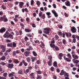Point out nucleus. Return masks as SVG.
<instances>
[{
	"label": "nucleus",
	"instance_id": "a211bd4d",
	"mask_svg": "<svg viewBox=\"0 0 79 79\" xmlns=\"http://www.w3.org/2000/svg\"><path fill=\"white\" fill-rule=\"evenodd\" d=\"M41 19H45V14H43L41 16Z\"/></svg>",
	"mask_w": 79,
	"mask_h": 79
},
{
	"label": "nucleus",
	"instance_id": "5701e85b",
	"mask_svg": "<svg viewBox=\"0 0 79 79\" xmlns=\"http://www.w3.org/2000/svg\"><path fill=\"white\" fill-rule=\"evenodd\" d=\"M4 18V16L3 17H0V21H3V19Z\"/></svg>",
	"mask_w": 79,
	"mask_h": 79
},
{
	"label": "nucleus",
	"instance_id": "bb28decb",
	"mask_svg": "<svg viewBox=\"0 0 79 79\" xmlns=\"http://www.w3.org/2000/svg\"><path fill=\"white\" fill-rule=\"evenodd\" d=\"M7 47H12V43H10V44H8L7 45Z\"/></svg>",
	"mask_w": 79,
	"mask_h": 79
},
{
	"label": "nucleus",
	"instance_id": "f3484780",
	"mask_svg": "<svg viewBox=\"0 0 79 79\" xmlns=\"http://www.w3.org/2000/svg\"><path fill=\"white\" fill-rule=\"evenodd\" d=\"M50 45L51 48H55V44H50Z\"/></svg>",
	"mask_w": 79,
	"mask_h": 79
},
{
	"label": "nucleus",
	"instance_id": "9d476101",
	"mask_svg": "<svg viewBox=\"0 0 79 79\" xmlns=\"http://www.w3.org/2000/svg\"><path fill=\"white\" fill-rule=\"evenodd\" d=\"M24 5V2H19V6L21 8H23V6Z\"/></svg>",
	"mask_w": 79,
	"mask_h": 79
},
{
	"label": "nucleus",
	"instance_id": "393cba45",
	"mask_svg": "<svg viewBox=\"0 0 79 79\" xmlns=\"http://www.w3.org/2000/svg\"><path fill=\"white\" fill-rule=\"evenodd\" d=\"M62 42L64 45H65L66 43V41L65 39H64L62 41Z\"/></svg>",
	"mask_w": 79,
	"mask_h": 79
},
{
	"label": "nucleus",
	"instance_id": "4d7b16f0",
	"mask_svg": "<svg viewBox=\"0 0 79 79\" xmlns=\"http://www.w3.org/2000/svg\"><path fill=\"white\" fill-rule=\"evenodd\" d=\"M20 26L22 27H25V26H24V24H23V23H20Z\"/></svg>",
	"mask_w": 79,
	"mask_h": 79
},
{
	"label": "nucleus",
	"instance_id": "3c124183",
	"mask_svg": "<svg viewBox=\"0 0 79 79\" xmlns=\"http://www.w3.org/2000/svg\"><path fill=\"white\" fill-rule=\"evenodd\" d=\"M42 15V12H40L39 13V16L40 17H41Z\"/></svg>",
	"mask_w": 79,
	"mask_h": 79
},
{
	"label": "nucleus",
	"instance_id": "ddd939ff",
	"mask_svg": "<svg viewBox=\"0 0 79 79\" xmlns=\"http://www.w3.org/2000/svg\"><path fill=\"white\" fill-rule=\"evenodd\" d=\"M3 21L5 22H7L8 21V19H7V18H6L5 16H4V19Z\"/></svg>",
	"mask_w": 79,
	"mask_h": 79
},
{
	"label": "nucleus",
	"instance_id": "1a4fd4ad",
	"mask_svg": "<svg viewBox=\"0 0 79 79\" xmlns=\"http://www.w3.org/2000/svg\"><path fill=\"white\" fill-rule=\"evenodd\" d=\"M48 65L49 66H51L52 65V60H50L48 62Z\"/></svg>",
	"mask_w": 79,
	"mask_h": 79
},
{
	"label": "nucleus",
	"instance_id": "6e6552de",
	"mask_svg": "<svg viewBox=\"0 0 79 79\" xmlns=\"http://www.w3.org/2000/svg\"><path fill=\"white\" fill-rule=\"evenodd\" d=\"M66 73V72L64 71V70L62 69L61 72V73H60V76H63L64 75V74Z\"/></svg>",
	"mask_w": 79,
	"mask_h": 79
},
{
	"label": "nucleus",
	"instance_id": "c85d7f7f",
	"mask_svg": "<svg viewBox=\"0 0 79 79\" xmlns=\"http://www.w3.org/2000/svg\"><path fill=\"white\" fill-rule=\"evenodd\" d=\"M40 2L39 1H36V5H40Z\"/></svg>",
	"mask_w": 79,
	"mask_h": 79
},
{
	"label": "nucleus",
	"instance_id": "338daca9",
	"mask_svg": "<svg viewBox=\"0 0 79 79\" xmlns=\"http://www.w3.org/2000/svg\"><path fill=\"white\" fill-rule=\"evenodd\" d=\"M23 65V62H21L19 65V66H21Z\"/></svg>",
	"mask_w": 79,
	"mask_h": 79
},
{
	"label": "nucleus",
	"instance_id": "0eeeda50",
	"mask_svg": "<svg viewBox=\"0 0 79 79\" xmlns=\"http://www.w3.org/2000/svg\"><path fill=\"white\" fill-rule=\"evenodd\" d=\"M30 53V52L29 51H26L24 52V54L27 57L29 55V54Z\"/></svg>",
	"mask_w": 79,
	"mask_h": 79
},
{
	"label": "nucleus",
	"instance_id": "e2e57ef3",
	"mask_svg": "<svg viewBox=\"0 0 79 79\" xmlns=\"http://www.w3.org/2000/svg\"><path fill=\"white\" fill-rule=\"evenodd\" d=\"M29 19H30L29 18H27L26 19V20L27 22H29Z\"/></svg>",
	"mask_w": 79,
	"mask_h": 79
},
{
	"label": "nucleus",
	"instance_id": "13d9d810",
	"mask_svg": "<svg viewBox=\"0 0 79 79\" xmlns=\"http://www.w3.org/2000/svg\"><path fill=\"white\" fill-rule=\"evenodd\" d=\"M73 43H76V38L73 39Z\"/></svg>",
	"mask_w": 79,
	"mask_h": 79
},
{
	"label": "nucleus",
	"instance_id": "052dcab7",
	"mask_svg": "<svg viewBox=\"0 0 79 79\" xmlns=\"http://www.w3.org/2000/svg\"><path fill=\"white\" fill-rule=\"evenodd\" d=\"M64 15L65 16V17H68V14L66 13H64Z\"/></svg>",
	"mask_w": 79,
	"mask_h": 79
},
{
	"label": "nucleus",
	"instance_id": "39448f33",
	"mask_svg": "<svg viewBox=\"0 0 79 79\" xmlns=\"http://www.w3.org/2000/svg\"><path fill=\"white\" fill-rule=\"evenodd\" d=\"M14 65L13 64H8V67L10 69H12L13 68Z\"/></svg>",
	"mask_w": 79,
	"mask_h": 79
},
{
	"label": "nucleus",
	"instance_id": "79ce46f5",
	"mask_svg": "<svg viewBox=\"0 0 79 79\" xmlns=\"http://www.w3.org/2000/svg\"><path fill=\"white\" fill-rule=\"evenodd\" d=\"M78 56L77 55H75V57H74V59H73V60H77V59H78Z\"/></svg>",
	"mask_w": 79,
	"mask_h": 79
},
{
	"label": "nucleus",
	"instance_id": "b1692460",
	"mask_svg": "<svg viewBox=\"0 0 79 79\" xmlns=\"http://www.w3.org/2000/svg\"><path fill=\"white\" fill-rule=\"evenodd\" d=\"M16 55V51H13L12 52V56H15V55Z\"/></svg>",
	"mask_w": 79,
	"mask_h": 79
},
{
	"label": "nucleus",
	"instance_id": "9b49d317",
	"mask_svg": "<svg viewBox=\"0 0 79 79\" xmlns=\"http://www.w3.org/2000/svg\"><path fill=\"white\" fill-rule=\"evenodd\" d=\"M65 35H66L67 37H71L72 35L70 33H68L67 32H65Z\"/></svg>",
	"mask_w": 79,
	"mask_h": 79
},
{
	"label": "nucleus",
	"instance_id": "774afa93",
	"mask_svg": "<svg viewBox=\"0 0 79 79\" xmlns=\"http://www.w3.org/2000/svg\"><path fill=\"white\" fill-rule=\"evenodd\" d=\"M34 0H31V5H33V4L34 3Z\"/></svg>",
	"mask_w": 79,
	"mask_h": 79
},
{
	"label": "nucleus",
	"instance_id": "4c0bfd02",
	"mask_svg": "<svg viewBox=\"0 0 79 79\" xmlns=\"http://www.w3.org/2000/svg\"><path fill=\"white\" fill-rule=\"evenodd\" d=\"M6 42L7 43H9L10 42H11V41H10V40L9 39H6Z\"/></svg>",
	"mask_w": 79,
	"mask_h": 79
},
{
	"label": "nucleus",
	"instance_id": "cd10ccee",
	"mask_svg": "<svg viewBox=\"0 0 79 79\" xmlns=\"http://www.w3.org/2000/svg\"><path fill=\"white\" fill-rule=\"evenodd\" d=\"M18 74H23V71L21 70H19L18 71Z\"/></svg>",
	"mask_w": 79,
	"mask_h": 79
},
{
	"label": "nucleus",
	"instance_id": "603ef678",
	"mask_svg": "<svg viewBox=\"0 0 79 79\" xmlns=\"http://www.w3.org/2000/svg\"><path fill=\"white\" fill-rule=\"evenodd\" d=\"M2 52H5L6 51V48L2 49Z\"/></svg>",
	"mask_w": 79,
	"mask_h": 79
},
{
	"label": "nucleus",
	"instance_id": "de8ad7c7",
	"mask_svg": "<svg viewBox=\"0 0 79 79\" xmlns=\"http://www.w3.org/2000/svg\"><path fill=\"white\" fill-rule=\"evenodd\" d=\"M55 38L56 39L58 40L59 39V36L57 35H55Z\"/></svg>",
	"mask_w": 79,
	"mask_h": 79
},
{
	"label": "nucleus",
	"instance_id": "6e6d98bb",
	"mask_svg": "<svg viewBox=\"0 0 79 79\" xmlns=\"http://www.w3.org/2000/svg\"><path fill=\"white\" fill-rule=\"evenodd\" d=\"M56 71L57 73H60V69L58 68H57L56 70Z\"/></svg>",
	"mask_w": 79,
	"mask_h": 79
},
{
	"label": "nucleus",
	"instance_id": "e433bc0d",
	"mask_svg": "<svg viewBox=\"0 0 79 79\" xmlns=\"http://www.w3.org/2000/svg\"><path fill=\"white\" fill-rule=\"evenodd\" d=\"M35 44H37V43H38L39 44H40V42L39 41V40H37L35 41Z\"/></svg>",
	"mask_w": 79,
	"mask_h": 79
},
{
	"label": "nucleus",
	"instance_id": "f257e3e1",
	"mask_svg": "<svg viewBox=\"0 0 79 79\" xmlns=\"http://www.w3.org/2000/svg\"><path fill=\"white\" fill-rule=\"evenodd\" d=\"M3 37L4 38H6V39H13L14 37L12 34H9V32L8 31H6V33L3 35Z\"/></svg>",
	"mask_w": 79,
	"mask_h": 79
},
{
	"label": "nucleus",
	"instance_id": "423d86ee",
	"mask_svg": "<svg viewBox=\"0 0 79 79\" xmlns=\"http://www.w3.org/2000/svg\"><path fill=\"white\" fill-rule=\"evenodd\" d=\"M52 12L54 14V16L55 17H58V15L57 14V13L56 12L55 10H52Z\"/></svg>",
	"mask_w": 79,
	"mask_h": 79
},
{
	"label": "nucleus",
	"instance_id": "a878e982",
	"mask_svg": "<svg viewBox=\"0 0 79 79\" xmlns=\"http://www.w3.org/2000/svg\"><path fill=\"white\" fill-rule=\"evenodd\" d=\"M0 47L1 48H2V49L6 48V47H5V46L3 45H0Z\"/></svg>",
	"mask_w": 79,
	"mask_h": 79
},
{
	"label": "nucleus",
	"instance_id": "f704fd0d",
	"mask_svg": "<svg viewBox=\"0 0 79 79\" xmlns=\"http://www.w3.org/2000/svg\"><path fill=\"white\" fill-rule=\"evenodd\" d=\"M13 47H16V43H13L12 44Z\"/></svg>",
	"mask_w": 79,
	"mask_h": 79
},
{
	"label": "nucleus",
	"instance_id": "2eb2a0df",
	"mask_svg": "<svg viewBox=\"0 0 79 79\" xmlns=\"http://www.w3.org/2000/svg\"><path fill=\"white\" fill-rule=\"evenodd\" d=\"M53 65L54 67H57L58 66V65H57V62L56 61H55L54 62Z\"/></svg>",
	"mask_w": 79,
	"mask_h": 79
},
{
	"label": "nucleus",
	"instance_id": "7ed1b4c3",
	"mask_svg": "<svg viewBox=\"0 0 79 79\" xmlns=\"http://www.w3.org/2000/svg\"><path fill=\"white\" fill-rule=\"evenodd\" d=\"M71 31L72 33H76L77 30L74 27H72L71 29Z\"/></svg>",
	"mask_w": 79,
	"mask_h": 79
},
{
	"label": "nucleus",
	"instance_id": "58836bf2",
	"mask_svg": "<svg viewBox=\"0 0 79 79\" xmlns=\"http://www.w3.org/2000/svg\"><path fill=\"white\" fill-rule=\"evenodd\" d=\"M24 39L26 42H27V40H29V39L28 38H27V36H26L25 37Z\"/></svg>",
	"mask_w": 79,
	"mask_h": 79
},
{
	"label": "nucleus",
	"instance_id": "7c9ffc66",
	"mask_svg": "<svg viewBox=\"0 0 79 79\" xmlns=\"http://www.w3.org/2000/svg\"><path fill=\"white\" fill-rule=\"evenodd\" d=\"M1 7L3 10H5V9H6V6H5L4 5H2Z\"/></svg>",
	"mask_w": 79,
	"mask_h": 79
},
{
	"label": "nucleus",
	"instance_id": "c9c22d12",
	"mask_svg": "<svg viewBox=\"0 0 79 79\" xmlns=\"http://www.w3.org/2000/svg\"><path fill=\"white\" fill-rule=\"evenodd\" d=\"M48 58L49 60H52V56L51 55L48 56Z\"/></svg>",
	"mask_w": 79,
	"mask_h": 79
},
{
	"label": "nucleus",
	"instance_id": "8fccbe9b",
	"mask_svg": "<svg viewBox=\"0 0 79 79\" xmlns=\"http://www.w3.org/2000/svg\"><path fill=\"white\" fill-rule=\"evenodd\" d=\"M32 26L33 27H36V26H35V23H32Z\"/></svg>",
	"mask_w": 79,
	"mask_h": 79
},
{
	"label": "nucleus",
	"instance_id": "ea45409f",
	"mask_svg": "<svg viewBox=\"0 0 79 79\" xmlns=\"http://www.w3.org/2000/svg\"><path fill=\"white\" fill-rule=\"evenodd\" d=\"M46 15H47V16H50V15H51V13L50 12H47L46 13Z\"/></svg>",
	"mask_w": 79,
	"mask_h": 79
},
{
	"label": "nucleus",
	"instance_id": "680f3d73",
	"mask_svg": "<svg viewBox=\"0 0 79 79\" xmlns=\"http://www.w3.org/2000/svg\"><path fill=\"white\" fill-rule=\"evenodd\" d=\"M0 79H6V77H2L1 76H0Z\"/></svg>",
	"mask_w": 79,
	"mask_h": 79
},
{
	"label": "nucleus",
	"instance_id": "412c9836",
	"mask_svg": "<svg viewBox=\"0 0 79 79\" xmlns=\"http://www.w3.org/2000/svg\"><path fill=\"white\" fill-rule=\"evenodd\" d=\"M69 73H65V74H64V77H69Z\"/></svg>",
	"mask_w": 79,
	"mask_h": 79
},
{
	"label": "nucleus",
	"instance_id": "49530a36",
	"mask_svg": "<svg viewBox=\"0 0 79 79\" xmlns=\"http://www.w3.org/2000/svg\"><path fill=\"white\" fill-rule=\"evenodd\" d=\"M6 57L5 56H2L1 58V60H5Z\"/></svg>",
	"mask_w": 79,
	"mask_h": 79
},
{
	"label": "nucleus",
	"instance_id": "f03ea898",
	"mask_svg": "<svg viewBox=\"0 0 79 79\" xmlns=\"http://www.w3.org/2000/svg\"><path fill=\"white\" fill-rule=\"evenodd\" d=\"M44 29V34H47L48 35L50 34V28H45Z\"/></svg>",
	"mask_w": 79,
	"mask_h": 79
},
{
	"label": "nucleus",
	"instance_id": "bf43d9fd",
	"mask_svg": "<svg viewBox=\"0 0 79 79\" xmlns=\"http://www.w3.org/2000/svg\"><path fill=\"white\" fill-rule=\"evenodd\" d=\"M55 40H53L51 42V44H55Z\"/></svg>",
	"mask_w": 79,
	"mask_h": 79
},
{
	"label": "nucleus",
	"instance_id": "72a5a7b5",
	"mask_svg": "<svg viewBox=\"0 0 79 79\" xmlns=\"http://www.w3.org/2000/svg\"><path fill=\"white\" fill-rule=\"evenodd\" d=\"M36 73L37 74H42L41 71H37Z\"/></svg>",
	"mask_w": 79,
	"mask_h": 79
},
{
	"label": "nucleus",
	"instance_id": "5fc2aeb1",
	"mask_svg": "<svg viewBox=\"0 0 79 79\" xmlns=\"http://www.w3.org/2000/svg\"><path fill=\"white\" fill-rule=\"evenodd\" d=\"M10 52H11V49H9L7 50L6 51V52L7 53H10Z\"/></svg>",
	"mask_w": 79,
	"mask_h": 79
},
{
	"label": "nucleus",
	"instance_id": "a19ab883",
	"mask_svg": "<svg viewBox=\"0 0 79 79\" xmlns=\"http://www.w3.org/2000/svg\"><path fill=\"white\" fill-rule=\"evenodd\" d=\"M73 60V61H74V63H79V60Z\"/></svg>",
	"mask_w": 79,
	"mask_h": 79
},
{
	"label": "nucleus",
	"instance_id": "0e129e2a",
	"mask_svg": "<svg viewBox=\"0 0 79 79\" xmlns=\"http://www.w3.org/2000/svg\"><path fill=\"white\" fill-rule=\"evenodd\" d=\"M24 10H25V12H26L27 13V12H28V10L27 8H25Z\"/></svg>",
	"mask_w": 79,
	"mask_h": 79
},
{
	"label": "nucleus",
	"instance_id": "473e14b6",
	"mask_svg": "<svg viewBox=\"0 0 79 79\" xmlns=\"http://www.w3.org/2000/svg\"><path fill=\"white\" fill-rule=\"evenodd\" d=\"M67 56L69 57V60L71 59V55H70V54L68 53L67 54Z\"/></svg>",
	"mask_w": 79,
	"mask_h": 79
},
{
	"label": "nucleus",
	"instance_id": "dca6fc26",
	"mask_svg": "<svg viewBox=\"0 0 79 79\" xmlns=\"http://www.w3.org/2000/svg\"><path fill=\"white\" fill-rule=\"evenodd\" d=\"M59 56L60 57L59 59H60V60H61V59H62V58H61V57H63V53H60L59 54Z\"/></svg>",
	"mask_w": 79,
	"mask_h": 79
},
{
	"label": "nucleus",
	"instance_id": "2f4dec72",
	"mask_svg": "<svg viewBox=\"0 0 79 79\" xmlns=\"http://www.w3.org/2000/svg\"><path fill=\"white\" fill-rule=\"evenodd\" d=\"M16 52V53L17 54H19L20 53H21V52H20V51L19 50H17L16 51V52Z\"/></svg>",
	"mask_w": 79,
	"mask_h": 79
},
{
	"label": "nucleus",
	"instance_id": "a18cd8bd",
	"mask_svg": "<svg viewBox=\"0 0 79 79\" xmlns=\"http://www.w3.org/2000/svg\"><path fill=\"white\" fill-rule=\"evenodd\" d=\"M54 67H52L51 68V71H52V72L54 71Z\"/></svg>",
	"mask_w": 79,
	"mask_h": 79
},
{
	"label": "nucleus",
	"instance_id": "aec40b11",
	"mask_svg": "<svg viewBox=\"0 0 79 79\" xmlns=\"http://www.w3.org/2000/svg\"><path fill=\"white\" fill-rule=\"evenodd\" d=\"M22 61H23V64H24L25 66H27V63H26L25 62V61L24 60H22Z\"/></svg>",
	"mask_w": 79,
	"mask_h": 79
},
{
	"label": "nucleus",
	"instance_id": "69168bd1",
	"mask_svg": "<svg viewBox=\"0 0 79 79\" xmlns=\"http://www.w3.org/2000/svg\"><path fill=\"white\" fill-rule=\"evenodd\" d=\"M19 35H22V31L21 30L19 31Z\"/></svg>",
	"mask_w": 79,
	"mask_h": 79
},
{
	"label": "nucleus",
	"instance_id": "09e8293b",
	"mask_svg": "<svg viewBox=\"0 0 79 79\" xmlns=\"http://www.w3.org/2000/svg\"><path fill=\"white\" fill-rule=\"evenodd\" d=\"M14 63H15L16 64H17V63H19V61L18 60H14Z\"/></svg>",
	"mask_w": 79,
	"mask_h": 79
},
{
	"label": "nucleus",
	"instance_id": "864d4df0",
	"mask_svg": "<svg viewBox=\"0 0 79 79\" xmlns=\"http://www.w3.org/2000/svg\"><path fill=\"white\" fill-rule=\"evenodd\" d=\"M52 6L54 8H56V4H53Z\"/></svg>",
	"mask_w": 79,
	"mask_h": 79
},
{
	"label": "nucleus",
	"instance_id": "4468645a",
	"mask_svg": "<svg viewBox=\"0 0 79 79\" xmlns=\"http://www.w3.org/2000/svg\"><path fill=\"white\" fill-rule=\"evenodd\" d=\"M65 5H66V6H70V3L69 2L67 1V2H65Z\"/></svg>",
	"mask_w": 79,
	"mask_h": 79
},
{
	"label": "nucleus",
	"instance_id": "6ab92c4d",
	"mask_svg": "<svg viewBox=\"0 0 79 79\" xmlns=\"http://www.w3.org/2000/svg\"><path fill=\"white\" fill-rule=\"evenodd\" d=\"M32 53L34 56H37V54L34 51H33Z\"/></svg>",
	"mask_w": 79,
	"mask_h": 79
},
{
	"label": "nucleus",
	"instance_id": "c756f323",
	"mask_svg": "<svg viewBox=\"0 0 79 79\" xmlns=\"http://www.w3.org/2000/svg\"><path fill=\"white\" fill-rule=\"evenodd\" d=\"M3 76H4V77L7 76V73H5L3 74Z\"/></svg>",
	"mask_w": 79,
	"mask_h": 79
},
{
	"label": "nucleus",
	"instance_id": "37998d69",
	"mask_svg": "<svg viewBox=\"0 0 79 79\" xmlns=\"http://www.w3.org/2000/svg\"><path fill=\"white\" fill-rule=\"evenodd\" d=\"M58 35H60V36H61V35H62V32L61 31L59 32L58 33Z\"/></svg>",
	"mask_w": 79,
	"mask_h": 79
},
{
	"label": "nucleus",
	"instance_id": "c03bdc74",
	"mask_svg": "<svg viewBox=\"0 0 79 79\" xmlns=\"http://www.w3.org/2000/svg\"><path fill=\"white\" fill-rule=\"evenodd\" d=\"M14 76L13 74L10 73L9 74V77H13V76Z\"/></svg>",
	"mask_w": 79,
	"mask_h": 79
},
{
	"label": "nucleus",
	"instance_id": "4be33fe9",
	"mask_svg": "<svg viewBox=\"0 0 79 79\" xmlns=\"http://www.w3.org/2000/svg\"><path fill=\"white\" fill-rule=\"evenodd\" d=\"M55 50H56V51H58V50H60V49L57 46H55Z\"/></svg>",
	"mask_w": 79,
	"mask_h": 79
},
{
	"label": "nucleus",
	"instance_id": "20e7f679",
	"mask_svg": "<svg viewBox=\"0 0 79 79\" xmlns=\"http://www.w3.org/2000/svg\"><path fill=\"white\" fill-rule=\"evenodd\" d=\"M5 31H6V29L4 27H2L0 29V33L2 34L5 32Z\"/></svg>",
	"mask_w": 79,
	"mask_h": 79
},
{
	"label": "nucleus",
	"instance_id": "f8f14e48",
	"mask_svg": "<svg viewBox=\"0 0 79 79\" xmlns=\"http://www.w3.org/2000/svg\"><path fill=\"white\" fill-rule=\"evenodd\" d=\"M25 31L26 32H31V30L30 29L25 28Z\"/></svg>",
	"mask_w": 79,
	"mask_h": 79
}]
</instances>
